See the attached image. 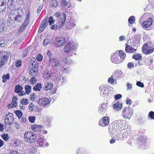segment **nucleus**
<instances>
[{
	"instance_id": "f257e3e1",
	"label": "nucleus",
	"mask_w": 154,
	"mask_h": 154,
	"mask_svg": "<svg viewBox=\"0 0 154 154\" xmlns=\"http://www.w3.org/2000/svg\"><path fill=\"white\" fill-rule=\"evenodd\" d=\"M125 126V121L122 120H117L115 121L112 124V126L110 127L109 129L110 131L115 134L117 138H118L117 139L119 140V139L121 138V135H120V134L122 132L124 134V132H123V131H125L126 128Z\"/></svg>"
},
{
	"instance_id": "f03ea898",
	"label": "nucleus",
	"mask_w": 154,
	"mask_h": 154,
	"mask_svg": "<svg viewBox=\"0 0 154 154\" xmlns=\"http://www.w3.org/2000/svg\"><path fill=\"white\" fill-rule=\"evenodd\" d=\"M126 57V54L122 51H116L113 53L111 57L112 62L115 63L122 62Z\"/></svg>"
},
{
	"instance_id": "7ed1b4c3",
	"label": "nucleus",
	"mask_w": 154,
	"mask_h": 154,
	"mask_svg": "<svg viewBox=\"0 0 154 154\" xmlns=\"http://www.w3.org/2000/svg\"><path fill=\"white\" fill-rule=\"evenodd\" d=\"M55 16L58 18V22L60 27L58 26L57 25L54 24L51 26V29L53 30H56L63 26L66 20V14L64 13H60L59 12H56L54 14Z\"/></svg>"
},
{
	"instance_id": "20e7f679",
	"label": "nucleus",
	"mask_w": 154,
	"mask_h": 154,
	"mask_svg": "<svg viewBox=\"0 0 154 154\" xmlns=\"http://www.w3.org/2000/svg\"><path fill=\"white\" fill-rule=\"evenodd\" d=\"M24 137L25 141L31 143H34L36 140V135L32 131L26 132Z\"/></svg>"
},
{
	"instance_id": "39448f33",
	"label": "nucleus",
	"mask_w": 154,
	"mask_h": 154,
	"mask_svg": "<svg viewBox=\"0 0 154 154\" xmlns=\"http://www.w3.org/2000/svg\"><path fill=\"white\" fill-rule=\"evenodd\" d=\"M49 65L53 68H56L60 70L62 66L63 61L54 58L53 57L49 59Z\"/></svg>"
},
{
	"instance_id": "423d86ee",
	"label": "nucleus",
	"mask_w": 154,
	"mask_h": 154,
	"mask_svg": "<svg viewBox=\"0 0 154 154\" xmlns=\"http://www.w3.org/2000/svg\"><path fill=\"white\" fill-rule=\"evenodd\" d=\"M74 50V44L72 42H69L66 45L63 49V52L71 56L72 55L73 50Z\"/></svg>"
},
{
	"instance_id": "0eeeda50",
	"label": "nucleus",
	"mask_w": 154,
	"mask_h": 154,
	"mask_svg": "<svg viewBox=\"0 0 154 154\" xmlns=\"http://www.w3.org/2000/svg\"><path fill=\"white\" fill-rule=\"evenodd\" d=\"M133 113V110L130 107H125L122 112V116L125 119H130Z\"/></svg>"
},
{
	"instance_id": "6e6552de",
	"label": "nucleus",
	"mask_w": 154,
	"mask_h": 154,
	"mask_svg": "<svg viewBox=\"0 0 154 154\" xmlns=\"http://www.w3.org/2000/svg\"><path fill=\"white\" fill-rule=\"evenodd\" d=\"M29 12H28L27 16L25 20V21L22 24L18 29V30L17 31L18 33L22 32L26 27L29 22Z\"/></svg>"
},
{
	"instance_id": "1a4fd4ad",
	"label": "nucleus",
	"mask_w": 154,
	"mask_h": 154,
	"mask_svg": "<svg viewBox=\"0 0 154 154\" xmlns=\"http://www.w3.org/2000/svg\"><path fill=\"white\" fill-rule=\"evenodd\" d=\"M40 94L39 95L38 99L37 100L38 104L41 106H47L50 103V100L49 99L46 97H40V96H41L40 95Z\"/></svg>"
},
{
	"instance_id": "9d476101",
	"label": "nucleus",
	"mask_w": 154,
	"mask_h": 154,
	"mask_svg": "<svg viewBox=\"0 0 154 154\" xmlns=\"http://www.w3.org/2000/svg\"><path fill=\"white\" fill-rule=\"evenodd\" d=\"M16 11L14 17V20L18 22H21L23 19V13L22 10L18 9H17Z\"/></svg>"
},
{
	"instance_id": "9b49d317",
	"label": "nucleus",
	"mask_w": 154,
	"mask_h": 154,
	"mask_svg": "<svg viewBox=\"0 0 154 154\" xmlns=\"http://www.w3.org/2000/svg\"><path fill=\"white\" fill-rule=\"evenodd\" d=\"M38 68L37 64H32V67L29 71V73L33 77L35 76L38 72Z\"/></svg>"
},
{
	"instance_id": "f8f14e48",
	"label": "nucleus",
	"mask_w": 154,
	"mask_h": 154,
	"mask_svg": "<svg viewBox=\"0 0 154 154\" xmlns=\"http://www.w3.org/2000/svg\"><path fill=\"white\" fill-rule=\"evenodd\" d=\"M10 54V53L8 51L0 52V61L7 62Z\"/></svg>"
},
{
	"instance_id": "ddd939ff",
	"label": "nucleus",
	"mask_w": 154,
	"mask_h": 154,
	"mask_svg": "<svg viewBox=\"0 0 154 154\" xmlns=\"http://www.w3.org/2000/svg\"><path fill=\"white\" fill-rule=\"evenodd\" d=\"M154 51V48L153 47L148 46L147 44H145L143 47V52L147 54H149Z\"/></svg>"
},
{
	"instance_id": "4468645a",
	"label": "nucleus",
	"mask_w": 154,
	"mask_h": 154,
	"mask_svg": "<svg viewBox=\"0 0 154 154\" xmlns=\"http://www.w3.org/2000/svg\"><path fill=\"white\" fill-rule=\"evenodd\" d=\"M37 144L40 147H44L45 146H48L49 144L42 136H40L38 137Z\"/></svg>"
},
{
	"instance_id": "2eb2a0df",
	"label": "nucleus",
	"mask_w": 154,
	"mask_h": 154,
	"mask_svg": "<svg viewBox=\"0 0 154 154\" xmlns=\"http://www.w3.org/2000/svg\"><path fill=\"white\" fill-rule=\"evenodd\" d=\"M125 47V51L127 53H132L135 51L137 49V46L134 45H128V43L126 44Z\"/></svg>"
},
{
	"instance_id": "dca6fc26",
	"label": "nucleus",
	"mask_w": 154,
	"mask_h": 154,
	"mask_svg": "<svg viewBox=\"0 0 154 154\" xmlns=\"http://www.w3.org/2000/svg\"><path fill=\"white\" fill-rule=\"evenodd\" d=\"M107 106L106 103H104L100 105L99 107L98 113L101 115L105 114L106 111Z\"/></svg>"
},
{
	"instance_id": "f3484780",
	"label": "nucleus",
	"mask_w": 154,
	"mask_h": 154,
	"mask_svg": "<svg viewBox=\"0 0 154 154\" xmlns=\"http://www.w3.org/2000/svg\"><path fill=\"white\" fill-rule=\"evenodd\" d=\"M153 20L152 18H148L147 20L143 22L142 25L144 29L150 28L152 24Z\"/></svg>"
},
{
	"instance_id": "a211bd4d",
	"label": "nucleus",
	"mask_w": 154,
	"mask_h": 154,
	"mask_svg": "<svg viewBox=\"0 0 154 154\" xmlns=\"http://www.w3.org/2000/svg\"><path fill=\"white\" fill-rule=\"evenodd\" d=\"M109 119L107 117H103L100 119L99 122V125L102 127L107 125L109 123Z\"/></svg>"
},
{
	"instance_id": "6ab92c4d",
	"label": "nucleus",
	"mask_w": 154,
	"mask_h": 154,
	"mask_svg": "<svg viewBox=\"0 0 154 154\" xmlns=\"http://www.w3.org/2000/svg\"><path fill=\"white\" fill-rule=\"evenodd\" d=\"M48 24L47 19H45L43 21L39 26L38 32L39 33H41L44 30L46 27L47 26Z\"/></svg>"
},
{
	"instance_id": "aec40b11",
	"label": "nucleus",
	"mask_w": 154,
	"mask_h": 154,
	"mask_svg": "<svg viewBox=\"0 0 154 154\" xmlns=\"http://www.w3.org/2000/svg\"><path fill=\"white\" fill-rule=\"evenodd\" d=\"M14 120L12 114L9 113L7 114L4 120L5 122H7L10 124H13Z\"/></svg>"
},
{
	"instance_id": "412c9836",
	"label": "nucleus",
	"mask_w": 154,
	"mask_h": 154,
	"mask_svg": "<svg viewBox=\"0 0 154 154\" xmlns=\"http://www.w3.org/2000/svg\"><path fill=\"white\" fill-rule=\"evenodd\" d=\"M56 40L58 43L57 47L62 46L65 44L66 42V40L65 38L61 36H60L56 38Z\"/></svg>"
},
{
	"instance_id": "4be33fe9",
	"label": "nucleus",
	"mask_w": 154,
	"mask_h": 154,
	"mask_svg": "<svg viewBox=\"0 0 154 154\" xmlns=\"http://www.w3.org/2000/svg\"><path fill=\"white\" fill-rule=\"evenodd\" d=\"M6 0H0V13L5 11Z\"/></svg>"
},
{
	"instance_id": "5701e85b",
	"label": "nucleus",
	"mask_w": 154,
	"mask_h": 154,
	"mask_svg": "<svg viewBox=\"0 0 154 154\" xmlns=\"http://www.w3.org/2000/svg\"><path fill=\"white\" fill-rule=\"evenodd\" d=\"M146 141V138L145 137L140 136L138 138V144L141 146V147H143L145 145V143Z\"/></svg>"
},
{
	"instance_id": "b1692460",
	"label": "nucleus",
	"mask_w": 154,
	"mask_h": 154,
	"mask_svg": "<svg viewBox=\"0 0 154 154\" xmlns=\"http://www.w3.org/2000/svg\"><path fill=\"white\" fill-rule=\"evenodd\" d=\"M53 84L50 82H46L44 83V88L46 90H48L51 89L53 87Z\"/></svg>"
},
{
	"instance_id": "393cba45",
	"label": "nucleus",
	"mask_w": 154,
	"mask_h": 154,
	"mask_svg": "<svg viewBox=\"0 0 154 154\" xmlns=\"http://www.w3.org/2000/svg\"><path fill=\"white\" fill-rule=\"evenodd\" d=\"M122 103L118 101L113 105V108L119 111L121 110L122 108Z\"/></svg>"
},
{
	"instance_id": "a878e982",
	"label": "nucleus",
	"mask_w": 154,
	"mask_h": 154,
	"mask_svg": "<svg viewBox=\"0 0 154 154\" xmlns=\"http://www.w3.org/2000/svg\"><path fill=\"white\" fill-rule=\"evenodd\" d=\"M99 89L100 91V94H103L101 96L104 97H105V94H106V88L104 86H101L99 87Z\"/></svg>"
},
{
	"instance_id": "bb28decb",
	"label": "nucleus",
	"mask_w": 154,
	"mask_h": 154,
	"mask_svg": "<svg viewBox=\"0 0 154 154\" xmlns=\"http://www.w3.org/2000/svg\"><path fill=\"white\" fill-rule=\"evenodd\" d=\"M52 76V73L50 72L46 71L44 74V77L45 79H50Z\"/></svg>"
},
{
	"instance_id": "cd10ccee",
	"label": "nucleus",
	"mask_w": 154,
	"mask_h": 154,
	"mask_svg": "<svg viewBox=\"0 0 154 154\" xmlns=\"http://www.w3.org/2000/svg\"><path fill=\"white\" fill-rule=\"evenodd\" d=\"M32 130L35 131H39L42 128V126L41 125H34L31 126Z\"/></svg>"
},
{
	"instance_id": "c85d7f7f",
	"label": "nucleus",
	"mask_w": 154,
	"mask_h": 154,
	"mask_svg": "<svg viewBox=\"0 0 154 154\" xmlns=\"http://www.w3.org/2000/svg\"><path fill=\"white\" fill-rule=\"evenodd\" d=\"M70 26L68 27L67 26V28L68 29H70L73 27H75L76 26V22L75 20L72 19L69 22Z\"/></svg>"
},
{
	"instance_id": "c756f323",
	"label": "nucleus",
	"mask_w": 154,
	"mask_h": 154,
	"mask_svg": "<svg viewBox=\"0 0 154 154\" xmlns=\"http://www.w3.org/2000/svg\"><path fill=\"white\" fill-rule=\"evenodd\" d=\"M42 86L41 84L40 83H38L33 88V89L35 91H40L42 88Z\"/></svg>"
},
{
	"instance_id": "7c9ffc66",
	"label": "nucleus",
	"mask_w": 154,
	"mask_h": 154,
	"mask_svg": "<svg viewBox=\"0 0 154 154\" xmlns=\"http://www.w3.org/2000/svg\"><path fill=\"white\" fill-rule=\"evenodd\" d=\"M23 87L19 85L15 86V92L17 93H19L23 89Z\"/></svg>"
},
{
	"instance_id": "2f4dec72",
	"label": "nucleus",
	"mask_w": 154,
	"mask_h": 154,
	"mask_svg": "<svg viewBox=\"0 0 154 154\" xmlns=\"http://www.w3.org/2000/svg\"><path fill=\"white\" fill-rule=\"evenodd\" d=\"M61 5L63 8H65L66 6H68V8H69L71 5L68 4L67 0H61Z\"/></svg>"
},
{
	"instance_id": "473e14b6",
	"label": "nucleus",
	"mask_w": 154,
	"mask_h": 154,
	"mask_svg": "<svg viewBox=\"0 0 154 154\" xmlns=\"http://www.w3.org/2000/svg\"><path fill=\"white\" fill-rule=\"evenodd\" d=\"M12 124H10L7 122H5L4 121V126L5 128V129L7 131H8L10 129Z\"/></svg>"
},
{
	"instance_id": "72a5a7b5",
	"label": "nucleus",
	"mask_w": 154,
	"mask_h": 154,
	"mask_svg": "<svg viewBox=\"0 0 154 154\" xmlns=\"http://www.w3.org/2000/svg\"><path fill=\"white\" fill-rule=\"evenodd\" d=\"M25 92L27 94L30 93L31 91V87L29 85H26L25 87Z\"/></svg>"
},
{
	"instance_id": "f704fd0d",
	"label": "nucleus",
	"mask_w": 154,
	"mask_h": 154,
	"mask_svg": "<svg viewBox=\"0 0 154 154\" xmlns=\"http://www.w3.org/2000/svg\"><path fill=\"white\" fill-rule=\"evenodd\" d=\"M10 78V76L8 73H7L6 75H4L2 77L3 79L2 82L4 83L6 82H7V79H9Z\"/></svg>"
},
{
	"instance_id": "c9c22d12",
	"label": "nucleus",
	"mask_w": 154,
	"mask_h": 154,
	"mask_svg": "<svg viewBox=\"0 0 154 154\" xmlns=\"http://www.w3.org/2000/svg\"><path fill=\"white\" fill-rule=\"evenodd\" d=\"M62 61H63V63L64 62L66 64H69L72 63V60L68 57L66 58L65 59Z\"/></svg>"
},
{
	"instance_id": "e433bc0d",
	"label": "nucleus",
	"mask_w": 154,
	"mask_h": 154,
	"mask_svg": "<svg viewBox=\"0 0 154 154\" xmlns=\"http://www.w3.org/2000/svg\"><path fill=\"white\" fill-rule=\"evenodd\" d=\"M20 102L22 104L25 105H27L29 103L28 100L26 99H21Z\"/></svg>"
},
{
	"instance_id": "4c0bfd02",
	"label": "nucleus",
	"mask_w": 154,
	"mask_h": 154,
	"mask_svg": "<svg viewBox=\"0 0 154 154\" xmlns=\"http://www.w3.org/2000/svg\"><path fill=\"white\" fill-rule=\"evenodd\" d=\"M51 42V40L48 39H45L43 42V45L45 46L50 44Z\"/></svg>"
},
{
	"instance_id": "58836bf2",
	"label": "nucleus",
	"mask_w": 154,
	"mask_h": 154,
	"mask_svg": "<svg viewBox=\"0 0 154 154\" xmlns=\"http://www.w3.org/2000/svg\"><path fill=\"white\" fill-rule=\"evenodd\" d=\"M14 113L16 114V116H17L19 119H20L22 116V112L19 110H16L15 111Z\"/></svg>"
},
{
	"instance_id": "ea45409f",
	"label": "nucleus",
	"mask_w": 154,
	"mask_h": 154,
	"mask_svg": "<svg viewBox=\"0 0 154 154\" xmlns=\"http://www.w3.org/2000/svg\"><path fill=\"white\" fill-rule=\"evenodd\" d=\"M113 75H112L108 79V82L111 84H112L115 82V81H116V80H114L113 79Z\"/></svg>"
},
{
	"instance_id": "a19ab883",
	"label": "nucleus",
	"mask_w": 154,
	"mask_h": 154,
	"mask_svg": "<svg viewBox=\"0 0 154 154\" xmlns=\"http://www.w3.org/2000/svg\"><path fill=\"white\" fill-rule=\"evenodd\" d=\"M135 19L134 16L130 17L128 20V22L131 24L133 23L135 21Z\"/></svg>"
},
{
	"instance_id": "79ce46f5",
	"label": "nucleus",
	"mask_w": 154,
	"mask_h": 154,
	"mask_svg": "<svg viewBox=\"0 0 154 154\" xmlns=\"http://www.w3.org/2000/svg\"><path fill=\"white\" fill-rule=\"evenodd\" d=\"M141 56L140 54H138L134 55L133 58L136 60H140L141 58Z\"/></svg>"
},
{
	"instance_id": "37998d69",
	"label": "nucleus",
	"mask_w": 154,
	"mask_h": 154,
	"mask_svg": "<svg viewBox=\"0 0 154 154\" xmlns=\"http://www.w3.org/2000/svg\"><path fill=\"white\" fill-rule=\"evenodd\" d=\"M29 109L31 111H33L35 109V106L33 103H31L29 105Z\"/></svg>"
},
{
	"instance_id": "c03bdc74",
	"label": "nucleus",
	"mask_w": 154,
	"mask_h": 154,
	"mask_svg": "<svg viewBox=\"0 0 154 154\" xmlns=\"http://www.w3.org/2000/svg\"><path fill=\"white\" fill-rule=\"evenodd\" d=\"M51 3L52 5V7H57L58 5L57 1V0H52V1L51 2Z\"/></svg>"
},
{
	"instance_id": "a18cd8bd",
	"label": "nucleus",
	"mask_w": 154,
	"mask_h": 154,
	"mask_svg": "<svg viewBox=\"0 0 154 154\" xmlns=\"http://www.w3.org/2000/svg\"><path fill=\"white\" fill-rule=\"evenodd\" d=\"M2 137L5 140L7 141L9 138V136L8 134H4L2 135Z\"/></svg>"
},
{
	"instance_id": "49530a36",
	"label": "nucleus",
	"mask_w": 154,
	"mask_h": 154,
	"mask_svg": "<svg viewBox=\"0 0 154 154\" xmlns=\"http://www.w3.org/2000/svg\"><path fill=\"white\" fill-rule=\"evenodd\" d=\"M17 105V103L15 102V103H12L11 104H10L8 105V107L9 108H11L12 107H16Z\"/></svg>"
},
{
	"instance_id": "de8ad7c7",
	"label": "nucleus",
	"mask_w": 154,
	"mask_h": 154,
	"mask_svg": "<svg viewBox=\"0 0 154 154\" xmlns=\"http://www.w3.org/2000/svg\"><path fill=\"white\" fill-rule=\"evenodd\" d=\"M35 119V117L33 116H30L28 118L29 122L32 123H33L34 122Z\"/></svg>"
},
{
	"instance_id": "09e8293b",
	"label": "nucleus",
	"mask_w": 154,
	"mask_h": 154,
	"mask_svg": "<svg viewBox=\"0 0 154 154\" xmlns=\"http://www.w3.org/2000/svg\"><path fill=\"white\" fill-rule=\"evenodd\" d=\"M36 79L34 77L31 78L30 80V82L31 84L33 85L34 84L36 83Z\"/></svg>"
},
{
	"instance_id": "8fccbe9b",
	"label": "nucleus",
	"mask_w": 154,
	"mask_h": 154,
	"mask_svg": "<svg viewBox=\"0 0 154 154\" xmlns=\"http://www.w3.org/2000/svg\"><path fill=\"white\" fill-rule=\"evenodd\" d=\"M55 20H53L52 16H50L49 18L48 22L50 25H51L52 24L54 23Z\"/></svg>"
},
{
	"instance_id": "3c124183",
	"label": "nucleus",
	"mask_w": 154,
	"mask_h": 154,
	"mask_svg": "<svg viewBox=\"0 0 154 154\" xmlns=\"http://www.w3.org/2000/svg\"><path fill=\"white\" fill-rule=\"evenodd\" d=\"M22 61L20 60H17L16 62V66L17 67H19L21 65Z\"/></svg>"
},
{
	"instance_id": "603ef678",
	"label": "nucleus",
	"mask_w": 154,
	"mask_h": 154,
	"mask_svg": "<svg viewBox=\"0 0 154 154\" xmlns=\"http://www.w3.org/2000/svg\"><path fill=\"white\" fill-rule=\"evenodd\" d=\"M62 66H63V64ZM68 69V67L63 66H62V67H61V69H60V70H62L64 72H66Z\"/></svg>"
},
{
	"instance_id": "864d4df0",
	"label": "nucleus",
	"mask_w": 154,
	"mask_h": 154,
	"mask_svg": "<svg viewBox=\"0 0 154 154\" xmlns=\"http://www.w3.org/2000/svg\"><path fill=\"white\" fill-rule=\"evenodd\" d=\"M148 116L152 119H154V112L153 111L150 112L148 115Z\"/></svg>"
},
{
	"instance_id": "5fc2aeb1",
	"label": "nucleus",
	"mask_w": 154,
	"mask_h": 154,
	"mask_svg": "<svg viewBox=\"0 0 154 154\" xmlns=\"http://www.w3.org/2000/svg\"><path fill=\"white\" fill-rule=\"evenodd\" d=\"M35 97H36V96L35 95V94L34 93H33L31 94L30 97V99L31 100L33 101L35 100Z\"/></svg>"
},
{
	"instance_id": "6e6d98bb",
	"label": "nucleus",
	"mask_w": 154,
	"mask_h": 154,
	"mask_svg": "<svg viewBox=\"0 0 154 154\" xmlns=\"http://www.w3.org/2000/svg\"><path fill=\"white\" fill-rule=\"evenodd\" d=\"M5 25L3 23H2L0 25V32H3L5 28L4 27Z\"/></svg>"
},
{
	"instance_id": "4d7b16f0",
	"label": "nucleus",
	"mask_w": 154,
	"mask_h": 154,
	"mask_svg": "<svg viewBox=\"0 0 154 154\" xmlns=\"http://www.w3.org/2000/svg\"><path fill=\"white\" fill-rule=\"evenodd\" d=\"M36 59L38 61H41L42 59V56L40 54H38L37 55Z\"/></svg>"
},
{
	"instance_id": "13d9d810",
	"label": "nucleus",
	"mask_w": 154,
	"mask_h": 154,
	"mask_svg": "<svg viewBox=\"0 0 154 154\" xmlns=\"http://www.w3.org/2000/svg\"><path fill=\"white\" fill-rule=\"evenodd\" d=\"M152 62V60L151 59H147L145 60V63L148 66L149 65V64H151Z\"/></svg>"
},
{
	"instance_id": "bf43d9fd",
	"label": "nucleus",
	"mask_w": 154,
	"mask_h": 154,
	"mask_svg": "<svg viewBox=\"0 0 154 154\" xmlns=\"http://www.w3.org/2000/svg\"><path fill=\"white\" fill-rule=\"evenodd\" d=\"M5 45L6 44L4 41L2 40L0 41V47H4Z\"/></svg>"
},
{
	"instance_id": "052dcab7",
	"label": "nucleus",
	"mask_w": 154,
	"mask_h": 154,
	"mask_svg": "<svg viewBox=\"0 0 154 154\" xmlns=\"http://www.w3.org/2000/svg\"><path fill=\"white\" fill-rule=\"evenodd\" d=\"M136 85L138 86L143 88L144 87V85L143 83L141 82L140 81H138L137 82Z\"/></svg>"
},
{
	"instance_id": "680f3d73",
	"label": "nucleus",
	"mask_w": 154,
	"mask_h": 154,
	"mask_svg": "<svg viewBox=\"0 0 154 154\" xmlns=\"http://www.w3.org/2000/svg\"><path fill=\"white\" fill-rule=\"evenodd\" d=\"M122 97V95L119 94H117L115 96V99L116 100H118Z\"/></svg>"
},
{
	"instance_id": "e2e57ef3",
	"label": "nucleus",
	"mask_w": 154,
	"mask_h": 154,
	"mask_svg": "<svg viewBox=\"0 0 154 154\" xmlns=\"http://www.w3.org/2000/svg\"><path fill=\"white\" fill-rule=\"evenodd\" d=\"M127 90L128 91L131 90L132 89V85H131L129 83H127Z\"/></svg>"
},
{
	"instance_id": "0e129e2a",
	"label": "nucleus",
	"mask_w": 154,
	"mask_h": 154,
	"mask_svg": "<svg viewBox=\"0 0 154 154\" xmlns=\"http://www.w3.org/2000/svg\"><path fill=\"white\" fill-rule=\"evenodd\" d=\"M7 62L3 61H0V69L2 68L3 66L5 65Z\"/></svg>"
},
{
	"instance_id": "69168bd1",
	"label": "nucleus",
	"mask_w": 154,
	"mask_h": 154,
	"mask_svg": "<svg viewBox=\"0 0 154 154\" xmlns=\"http://www.w3.org/2000/svg\"><path fill=\"white\" fill-rule=\"evenodd\" d=\"M9 154H20V153L16 151L13 150L11 151Z\"/></svg>"
},
{
	"instance_id": "338daca9",
	"label": "nucleus",
	"mask_w": 154,
	"mask_h": 154,
	"mask_svg": "<svg viewBox=\"0 0 154 154\" xmlns=\"http://www.w3.org/2000/svg\"><path fill=\"white\" fill-rule=\"evenodd\" d=\"M20 92V93L18 94L19 96H22L26 95V93L24 91L21 90Z\"/></svg>"
},
{
	"instance_id": "774afa93",
	"label": "nucleus",
	"mask_w": 154,
	"mask_h": 154,
	"mask_svg": "<svg viewBox=\"0 0 154 154\" xmlns=\"http://www.w3.org/2000/svg\"><path fill=\"white\" fill-rule=\"evenodd\" d=\"M128 67L129 68H131L133 67L134 66V65L132 63L130 62V63H129L128 64Z\"/></svg>"
}]
</instances>
